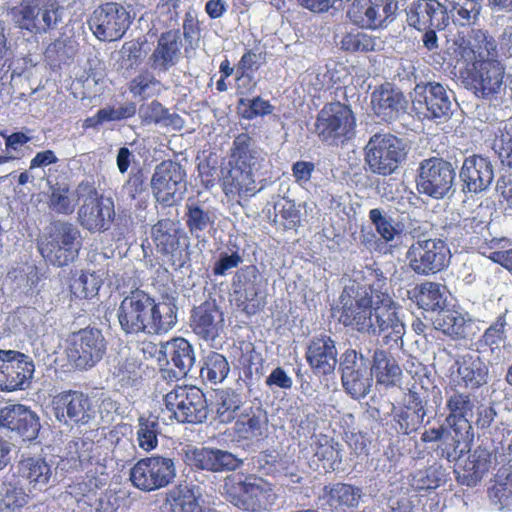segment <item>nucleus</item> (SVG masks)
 I'll use <instances>...</instances> for the list:
<instances>
[{
  "label": "nucleus",
  "instance_id": "obj_37",
  "mask_svg": "<svg viewBox=\"0 0 512 512\" xmlns=\"http://www.w3.org/2000/svg\"><path fill=\"white\" fill-rule=\"evenodd\" d=\"M425 416L423 400L418 393L410 392L407 404L393 414L394 428L398 433L409 435L418 428Z\"/></svg>",
  "mask_w": 512,
  "mask_h": 512
},
{
  "label": "nucleus",
  "instance_id": "obj_21",
  "mask_svg": "<svg viewBox=\"0 0 512 512\" xmlns=\"http://www.w3.org/2000/svg\"><path fill=\"white\" fill-rule=\"evenodd\" d=\"M412 100L414 111L424 118L434 119L447 116L451 101L444 86L437 82L418 84Z\"/></svg>",
  "mask_w": 512,
  "mask_h": 512
},
{
  "label": "nucleus",
  "instance_id": "obj_64",
  "mask_svg": "<svg viewBox=\"0 0 512 512\" xmlns=\"http://www.w3.org/2000/svg\"><path fill=\"white\" fill-rule=\"evenodd\" d=\"M493 149L497 153L501 163L504 166L512 168V136L507 133L496 138Z\"/></svg>",
  "mask_w": 512,
  "mask_h": 512
},
{
  "label": "nucleus",
  "instance_id": "obj_26",
  "mask_svg": "<svg viewBox=\"0 0 512 512\" xmlns=\"http://www.w3.org/2000/svg\"><path fill=\"white\" fill-rule=\"evenodd\" d=\"M408 101L404 93L395 85L385 82L371 93V108L384 122H392L405 113Z\"/></svg>",
  "mask_w": 512,
  "mask_h": 512
},
{
  "label": "nucleus",
  "instance_id": "obj_25",
  "mask_svg": "<svg viewBox=\"0 0 512 512\" xmlns=\"http://www.w3.org/2000/svg\"><path fill=\"white\" fill-rule=\"evenodd\" d=\"M12 476L27 486L30 493L47 489L52 477V467L41 456H22L14 465Z\"/></svg>",
  "mask_w": 512,
  "mask_h": 512
},
{
  "label": "nucleus",
  "instance_id": "obj_49",
  "mask_svg": "<svg viewBox=\"0 0 512 512\" xmlns=\"http://www.w3.org/2000/svg\"><path fill=\"white\" fill-rule=\"evenodd\" d=\"M0 493V512L19 511L30 501V495L25 491L24 484L15 479L14 481H4Z\"/></svg>",
  "mask_w": 512,
  "mask_h": 512
},
{
  "label": "nucleus",
  "instance_id": "obj_22",
  "mask_svg": "<svg viewBox=\"0 0 512 512\" xmlns=\"http://www.w3.org/2000/svg\"><path fill=\"white\" fill-rule=\"evenodd\" d=\"M185 463L195 470L209 472L234 471L243 461L229 451L212 447H193L185 451Z\"/></svg>",
  "mask_w": 512,
  "mask_h": 512
},
{
  "label": "nucleus",
  "instance_id": "obj_29",
  "mask_svg": "<svg viewBox=\"0 0 512 512\" xmlns=\"http://www.w3.org/2000/svg\"><path fill=\"white\" fill-rule=\"evenodd\" d=\"M454 43L461 57L467 60L494 59L497 52L495 39L481 29H471L467 34L459 32Z\"/></svg>",
  "mask_w": 512,
  "mask_h": 512
},
{
  "label": "nucleus",
  "instance_id": "obj_52",
  "mask_svg": "<svg viewBox=\"0 0 512 512\" xmlns=\"http://www.w3.org/2000/svg\"><path fill=\"white\" fill-rule=\"evenodd\" d=\"M170 512H203L192 488L178 486L167 494Z\"/></svg>",
  "mask_w": 512,
  "mask_h": 512
},
{
  "label": "nucleus",
  "instance_id": "obj_45",
  "mask_svg": "<svg viewBox=\"0 0 512 512\" xmlns=\"http://www.w3.org/2000/svg\"><path fill=\"white\" fill-rule=\"evenodd\" d=\"M447 481V474L441 464L432 465L419 469L410 475V485L418 492H429L436 490Z\"/></svg>",
  "mask_w": 512,
  "mask_h": 512
},
{
  "label": "nucleus",
  "instance_id": "obj_31",
  "mask_svg": "<svg viewBox=\"0 0 512 512\" xmlns=\"http://www.w3.org/2000/svg\"><path fill=\"white\" fill-rule=\"evenodd\" d=\"M258 171L227 165L220 183L224 195L232 200L255 196L261 190L256 181Z\"/></svg>",
  "mask_w": 512,
  "mask_h": 512
},
{
  "label": "nucleus",
  "instance_id": "obj_38",
  "mask_svg": "<svg viewBox=\"0 0 512 512\" xmlns=\"http://www.w3.org/2000/svg\"><path fill=\"white\" fill-rule=\"evenodd\" d=\"M339 444L333 438L320 434L311 438L310 449L312 452L311 461L316 469L324 472H332L341 463Z\"/></svg>",
  "mask_w": 512,
  "mask_h": 512
},
{
  "label": "nucleus",
  "instance_id": "obj_58",
  "mask_svg": "<svg viewBox=\"0 0 512 512\" xmlns=\"http://www.w3.org/2000/svg\"><path fill=\"white\" fill-rule=\"evenodd\" d=\"M369 219L385 243L392 242L402 232L399 223H396L391 217L384 215L379 208L369 211Z\"/></svg>",
  "mask_w": 512,
  "mask_h": 512
},
{
  "label": "nucleus",
  "instance_id": "obj_62",
  "mask_svg": "<svg viewBox=\"0 0 512 512\" xmlns=\"http://www.w3.org/2000/svg\"><path fill=\"white\" fill-rule=\"evenodd\" d=\"M126 334L140 332L149 335H158L171 329L176 322H119Z\"/></svg>",
  "mask_w": 512,
  "mask_h": 512
},
{
  "label": "nucleus",
  "instance_id": "obj_8",
  "mask_svg": "<svg viewBox=\"0 0 512 512\" xmlns=\"http://www.w3.org/2000/svg\"><path fill=\"white\" fill-rule=\"evenodd\" d=\"M175 477L174 460L161 455L139 459L129 472L132 485L143 492L165 488L173 482Z\"/></svg>",
  "mask_w": 512,
  "mask_h": 512
},
{
  "label": "nucleus",
  "instance_id": "obj_53",
  "mask_svg": "<svg viewBox=\"0 0 512 512\" xmlns=\"http://www.w3.org/2000/svg\"><path fill=\"white\" fill-rule=\"evenodd\" d=\"M452 19L461 26L474 24L480 11L478 0H446Z\"/></svg>",
  "mask_w": 512,
  "mask_h": 512
},
{
  "label": "nucleus",
  "instance_id": "obj_36",
  "mask_svg": "<svg viewBox=\"0 0 512 512\" xmlns=\"http://www.w3.org/2000/svg\"><path fill=\"white\" fill-rule=\"evenodd\" d=\"M474 401L469 393L453 391L447 396L446 409L448 411L446 422L451 430H473L469 416L474 409Z\"/></svg>",
  "mask_w": 512,
  "mask_h": 512
},
{
  "label": "nucleus",
  "instance_id": "obj_23",
  "mask_svg": "<svg viewBox=\"0 0 512 512\" xmlns=\"http://www.w3.org/2000/svg\"><path fill=\"white\" fill-rule=\"evenodd\" d=\"M0 427L30 442L38 437L41 424L38 415L29 407L12 404L0 410Z\"/></svg>",
  "mask_w": 512,
  "mask_h": 512
},
{
  "label": "nucleus",
  "instance_id": "obj_51",
  "mask_svg": "<svg viewBox=\"0 0 512 512\" xmlns=\"http://www.w3.org/2000/svg\"><path fill=\"white\" fill-rule=\"evenodd\" d=\"M230 372V365L226 357L218 352H210L203 361L200 376L211 384L222 383Z\"/></svg>",
  "mask_w": 512,
  "mask_h": 512
},
{
  "label": "nucleus",
  "instance_id": "obj_1",
  "mask_svg": "<svg viewBox=\"0 0 512 512\" xmlns=\"http://www.w3.org/2000/svg\"><path fill=\"white\" fill-rule=\"evenodd\" d=\"M370 275L374 281L363 290V293L353 296L351 291L344 289L339 298L341 315L339 320H399L402 307L388 293L382 291L386 286V277L382 272L373 270Z\"/></svg>",
  "mask_w": 512,
  "mask_h": 512
},
{
  "label": "nucleus",
  "instance_id": "obj_13",
  "mask_svg": "<svg viewBox=\"0 0 512 512\" xmlns=\"http://www.w3.org/2000/svg\"><path fill=\"white\" fill-rule=\"evenodd\" d=\"M505 67L497 59H478L466 67L464 81L477 97L490 99L500 93Z\"/></svg>",
  "mask_w": 512,
  "mask_h": 512
},
{
  "label": "nucleus",
  "instance_id": "obj_11",
  "mask_svg": "<svg viewBox=\"0 0 512 512\" xmlns=\"http://www.w3.org/2000/svg\"><path fill=\"white\" fill-rule=\"evenodd\" d=\"M455 176V169L449 161L431 157L420 163L416 187L421 194L442 199L452 188Z\"/></svg>",
  "mask_w": 512,
  "mask_h": 512
},
{
  "label": "nucleus",
  "instance_id": "obj_55",
  "mask_svg": "<svg viewBox=\"0 0 512 512\" xmlns=\"http://www.w3.org/2000/svg\"><path fill=\"white\" fill-rule=\"evenodd\" d=\"M159 434L160 426L157 417H139L136 436L140 449L145 452L154 450L158 446Z\"/></svg>",
  "mask_w": 512,
  "mask_h": 512
},
{
  "label": "nucleus",
  "instance_id": "obj_14",
  "mask_svg": "<svg viewBox=\"0 0 512 512\" xmlns=\"http://www.w3.org/2000/svg\"><path fill=\"white\" fill-rule=\"evenodd\" d=\"M35 365L32 358L18 350L0 349V391L26 390L33 378Z\"/></svg>",
  "mask_w": 512,
  "mask_h": 512
},
{
  "label": "nucleus",
  "instance_id": "obj_33",
  "mask_svg": "<svg viewBox=\"0 0 512 512\" xmlns=\"http://www.w3.org/2000/svg\"><path fill=\"white\" fill-rule=\"evenodd\" d=\"M409 298L425 311H439L446 314L443 320H465V316L456 310H445V299L441 285L434 282H423L409 291Z\"/></svg>",
  "mask_w": 512,
  "mask_h": 512
},
{
  "label": "nucleus",
  "instance_id": "obj_35",
  "mask_svg": "<svg viewBox=\"0 0 512 512\" xmlns=\"http://www.w3.org/2000/svg\"><path fill=\"white\" fill-rule=\"evenodd\" d=\"M337 351L329 336L314 338L307 347L306 360L317 375L333 372L337 363Z\"/></svg>",
  "mask_w": 512,
  "mask_h": 512
},
{
  "label": "nucleus",
  "instance_id": "obj_48",
  "mask_svg": "<svg viewBox=\"0 0 512 512\" xmlns=\"http://www.w3.org/2000/svg\"><path fill=\"white\" fill-rule=\"evenodd\" d=\"M510 239L506 237L485 240L478 245L479 253L492 262L512 271V248Z\"/></svg>",
  "mask_w": 512,
  "mask_h": 512
},
{
  "label": "nucleus",
  "instance_id": "obj_16",
  "mask_svg": "<svg viewBox=\"0 0 512 512\" xmlns=\"http://www.w3.org/2000/svg\"><path fill=\"white\" fill-rule=\"evenodd\" d=\"M88 23L99 40L117 41L124 36L129 28L131 16L123 5L106 2L93 11Z\"/></svg>",
  "mask_w": 512,
  "mask_h": 512
},
{
  "label": "nucleus",
  "instance_id": "obj_59",
  "mask_svg": "<svg viewBox=\"0 0 512 512\" xmlns=\"http://www.w3.org/2000/svg\"><path fill=\"white\" fill-rule=\"evenodd\" d=\"M238 112L243 119L253 120L259 116H266L273 112L274 106L270 101L260 96L240 98L237 104Z\"/></svg>",
  "mask_w": 512,
  "mask_h": 512
},
{
  "label": "nucleus",
  "instance_id": "obj_40",
  "mask_svg": "<svg viewBox=\"0 0 512 512\" xmlns=\"http://www.w3.org/2000/svg\"><path fill=\"white\" fill-rule=\"evenodd\" d=\"M331 510L354 508L359 504L361 489L347 483L325 485L319 497Z\"/></svg>",
  "mask_w": 512,
  "mask_h": 512
},
{
  "label": "nucleus",
  "instance_id": "obj_43",
  "mask_svg": "<svg viewBox=\"0 0 512 512\" xmlns=\"http://www.w3.org/2000/svg\"><path fill=\"white\" fill-rule=\"evenodd\" d=\"M377 384L393 387L400 380L402 370L396 360L383 350H376L373 354V363L370 368Z\"/></svg>",
  "mask_w": 512,
  "mask_h": 512
},
{
  "label": "nucleus",
  "instance_id": "obj_17",
  "mask_svg": "<svg viewBox=\"0 0 512 512\" xmlns=\"http://www.w3.org/2000/svg\"><path fill=\"white\" fill-rule=\"evenodd\" d=\"M79 188L87 192L78 210L79 224L91 233L107 231L115 218L113 203H105L103 196L89 183L82 182Z\"/></svg>",
  "mask_w": 512,
  "mask_h": 512
},
{
  "label": "nucleus",
  "instance_id": "obj_3",
  "mask_svg": "<svg viewBox=\"0 0 512 512\" xmlns=\"http://www.w3.org/2000/svg\"><path fill=\"white\" fill-rule=\"evenodd\" d=\"M357 119L352 108L340 101L328 102L318 111L313 132L318 140L331 147L347 144L356 134Z\"/></svg>",
  "mask_w": 512,
  "mask_h": 512
},
{
  "label": "nucleus",
  "instance_id": "obj_46",
  "mask_svg": "<svg viewBox=\"0 0 512 512\" xmlns=\"http://www.w3.org/2000/svg\"><path fill=\"white\" fill-rule=\"evenodd\" d=\"M454 435H446L442 440L441 456L448 461H458L471 450L473 430H452Z\"/></svg>",
  "mask_w": 512,
  "mask_h": 512
},
{
  "label": "nucleus",
  "instance_id": "obj_56",
  "mask_svg": "<svg viewBox=\"0 0 512 512\" xmlns=\"http://www.w3.org/2000/svg\"><path fill=\"white\" fill-rule=\"evenodd\" d=\"M103 280L96 272L82 271L70 284L71 294L78 299H90L96 296Z\"/></svg>",
  "mask_w": 512,
  "mask_h": 512
},
{
  "label": "nucleus",
  "instance_id": "obj_6",
  "mask_svg": "<svg viewBox=\"0 0 512 512\" xmlns=\"http://www.w3.org/2000/svg\"><path fill=\"white\" fill-rule=\"evenodd\" d=\"M407 157V146L391 133H376L365 147V161L369 169L378 175L394 173Z\"/></svg>",
  "mask_w": 512,
  "mask_h": 512
},
{
  "label": "nucleus",
  "instance_id": "obj_9",
  "mask_svg": "<svg viewBox=\"0 0 512 512\" xmlns=\"http://www.w3.org/2000/svg\"><path fill=\"white\" fill-rule=\"evenodd\" d=\"M186 171L173 160H163L156 165L150 186L155 200L163 207L178 204L186 192Z\"/></svg>",
  "mask_w": 512,
  "mask_h": 512
},
{
  "label": "nucleus",
  "instance_id": "obj_7",
  "mask_svg": "<svg viewBox=\"0 0 512 512\" xmlns=\"http://www.w3.org/2000/svg\"><path fill=\"white\" fill-rule=\"evenodd\" d=\"M61 7L57 0H23L11 8L16 25L35 35L54 29L61 20Z\"/></svg>",
  "mask_w": 512,
  "mask_h": 512
},
{
  "label": "nucleus",
  "instance_id": "obj_41",
  "mask_svg": "<svg viewBox=\"0 0 512 512\" xmlns=\"http://www.w3.org/2000/svg\"><path fill=\"white\" fill-rule=\"evenodd\" d=\"M153 297L147 292L135 288L124 297L118 309V320L151 319Z\"/></svg>",
  "mask_w": 512,
  "mask_h": 512
},
{
  "label": "nucleus",
  "instance_id": "obj_63",
  "mask_svg": "<svg viewBox=\"0 0 512 512\" xmlns=\"http://www.w3.org/2000/svg\"><path fill=\"white\" fill-rule=\"evenodd\" d=\"M142 119L145 123L159 124L170 118L169 110L158 100L141 106Z\"/></svg>",
  "mask_w": 512,
  "mask_h": 512
},
{
  "label": "nucleus",
  "instance_id": "obj_30",
  "mask_svg": "<svg viewBox=\"0 0 512 512\" xmlns=\"http://www.w3.org/2000/svg\"><path fill=\"white\" fill-rule=\"evenodd\" d=\"M264 162L263 150L248 132L234 136L228 152V166L260 170Z\"/></svg>",
  "mask_w": 512,
  "mask_h": 512
},
{
  "label": "nucleus",
  "instance_id": "obj_61",
  "mask_svg": "<svg viewBox=\"0 0 512 512\" xmlns=\"http://www.w3.org/2000/svg\"><path fill=\"white\" fill-rule=\"evenodd\" d=\"M71 191L66 184H56L51 187V193L48 200L49 208L58 214H71L74 210V205L70 198Z\"/></svg>",
  "mask_w": 512,
  "mask_h": 512
},
{
  "label": "nucleus",
  "instance_id": "obj_44",
  "mask_svg": "<svg viewBox=\"0 0 512 512\" xmlns=\"http://www.w3.org/2000/svg\"><path fill=\"white\" fill-rule=\"evenodd\" d=\"M243 408L242 396L236 390L228 388L216 393L215 413L219 423L235 422Z\"/></svg>",
  "mask_w": 512,
  "mask_h": 512
},
{
  "label": "nucleus",
  "instance_id": "obj_19",
  "mask_svg": "<svg viewBox=\"0 0 512 512\" xmlns=\"http://www.w3.org/2000/svg\"><path fill=\"white\" fill-rule=\"evenodd\" d=\"M341 381L345 391L354 399L364 398L372 386L368 360L355 350L344 353L340 363Z\"/></svg>",
  "mask_w": 512,
  "mask_h": 512
},
{
  "label": "nucleus",
  "instance_id": "obj_10",
  "mask_svg": "<svg viewBox=\"0 0 512 512\" xmlns=\"http://www.w3.org/2000/svg\"><path fill=\"white\" fill-rule=\"evenodd\" d=\"M151 239L157 253L167 258L176 269L182 268L188 260V243L184 232L172 219L158 220L151 227Z\"/></svg>",
  "mask_w": 512,
  "mask_h": 512
},
{
  "label": "nucleus",
  "instance_id": "obj_24",
  "mask_svg": "<svg viewBox=\"0 0 512 512\" xmlns=\"http://www.w3.org/2000/svg\"><path fill=\"white\" fill-rule=\"evenodd\" d=\"M394 0H354L347 15L357 26L377 29L394 14Z\"/></svg>",
  "mask_w": 512,
  "mask_h": 512
},
{
  "label": "nucleus",
  "instance_id": "obj_18",
  "mask_svg": "<svg viewBox=\"0 0 512 512\" xmlns=\"http://www.w3.org/2000/svg\"><path fill=\"white\" fill-rule=\"evenodd\" d=\"M105 352L106 341L99 329L85 328L70 336L67 355L77 368L93 367L102 359Z\"/></svg>",
  "mask_w": 512,
  "mask_h": 512
},
{
  "label": "nucleus",
  "instance_id": "obj_5",
  "mask_svg": "<svg viewBox=\"0 0 512 512\" xmlns=\"http://www.w3.org/2000/svg\"><path fill=\"white\" fill-rule=\"evenodd\" d=\"M169 419L184 424H199L206 420L208 405L203 391L193 385H177L163 398Z\"/></svg>",
  "mask_w": 512,
  "mask_h": 512
},
{
  "label": "nucleus",
  "instance_id": "obj_28",
  "mask_svg": "<svg viewBox=\"0 0 512 512\" xmlns=\"http://www.w3.org/2000/svg\"><path fill=\"white\" fill-rule=\"evenodd\" d=\"M407 22L419 31L431 28L442 30L448 23V14L437 0H416L407 11Z\"/></svg>",
  "mask_w": 512,
  "mask_h": 512
},
{
  "label": "nucleus",
  "instance_id": "obj_39",
  "mask_svg": "<svg viewBox=\"0 0 512 512\" xmlns=\"http://www.w3.org/2000/svg\"><path fill=\"white\" fill-rule=\"evenodd\" d=\"M490 454L486 450L476 449L464 460H460L455 468L458 481L467 486H475L488 471Z\"/></svg>",
  "mask_w": 512,
  "mask_h": 512
},
{
  "label": "nucleus",
  "instance_id": "obj_60",
  "mask_svg": "<svg viewBox=\"0 0 512 512\" xmlns=\"http://www.w3.org/2000/svg\"><path fill=\"white\" fill-rule=\"evenodd\" d=\"M377 47V38L364 32H350L343 36L341 40V48L344 51L356 52H372Z\"/></svg>",
  "mask_w": 512,
  "mask_h": 512
},
{
  "label": "nucleus",
  "instance_id": "obj_50",
  "mask_svg": "<svg viewBox=\"0 0 512 512\" xmlns=\"http://www.w3.org/2000/svg\"><path fill=\"white\" fill-rule=\"evenodd\" d=\"M457 374L459 385L474 390L486 383L487 368L479 359L464 358L459 363Z\"/></svg>",
  "mask_w": 512,
  "mask_h": 512
},
{
  "label": "nucleus",
  "instance_id": "obj_57",
  "mask_svg": "<svg viewBox=\"0 0 512 512\" xmlns=\"http://www.w3.org/2000/svg\"><path fill=\"white\" fill-rule=\"evenodd\" d=\"M161 82L148 72L142 71L131 79L128 85L129 92L134 97L146 100L160 93Z\"/></svg>",
  "mask_w": 512,
  "mask_h": 512
},
{
  "label": "nucleus",
  "instance_id": "obj_42",
  "mask_svg": "<svg viewBox=\"0 0 512 512\" xmlns=\"http://www.w3.org/2000/svg\"><path fill=\"white\" fill-rule=\"evenodd\" d=\"M147 366L135 355L120 358L114 367L113 376L122 388L139 389L144 382Z\"/></svg>",
  "mask_w": 512,
  "mask_h": 512
},
{
  "label": "nucleus",
  "instance_id": "obj_4",
  "mask_svg": "<svg viewBox=\"0 0 512 512\" xmlns=\"http://www.w3.org/2000/svg\"><path fill=\"white\" fill-rule=\"evenodd\" d=\"M82 245L81 232L73 223L55 221L41 240L39 251L53 265L63 267L78 258Z\"/></svg>",
  "mask_w": 512,
  "mask_h": 512
},
{
  "label": "nucleus",
  "instance_id": "obj_32",
  "mask_svg": "<svg viewBox=\"0 0 512 512\" xmlns=\"http://www.w3.org/2000/svg\"><path fill=\"white\" fill-rule=\"evenodd\" d=\"M182 41L178 29L162 32L157 44L149 56V65L154 71L167 72L181 57Z\"/></svg>",
  "mask_w": 512,
  "mask_h": 512
},
{
  "label": "nucleus",
  "instance_id": "obj_20",
  "mask_svg": "<svg viewBox=\"0 0 512 512\" xmlns=\"http://www.w3.org/2000/svg\"><path fill=\"white\" fill-rule=\"evenodd\" d=\"M261 275L256 265L241 267L233 277L238 307L248 316H252L264 307V298L260 292Z\"/></svg>",
  "mask_w": 512,
  "mask_h": 512
},
{
  "label": "nucleus",
  "instance_id": "obj_27",
  "mask_svg": "<svg viewBox=\"0 0 512 512\" xmlns=\"http://www.w3.org/2000/svg\"><path fill=\"white\" fill-rule=\"evenodd\" d=\"M463 190L478 194L485 191L493 182L494 169L488 157L473 154L466 157L460 169Z\"/></svg>",
  "mask_w": 512,
  "mask_h": 512
},
{
  "label": "nucleus",
  "instance_id": "obj_15",
  "mask_svg": "<svg viewBox=\"0 0 512 512\" xmlns=\"http://www.w3.org/2000/svg\"><path fill=\"white\" fill-rule=\"evenodd\" d=\"M56 419L66 425L85 426L95 417V409L88 394L79 390H64L52 399Z\"/></svg>",
  "mask_w": 512,
  "mask_h": 512
},
{
  "label": "nucleus",
  "instance_id": "obj_34",
  "mask_svg": "<svg viewBox=\"0 0 512 512\" xmlns=\"http://www.w3.org/2000/svg\"><path fill=\"white\" fill-rule=\"evenodd\" d=\"M267 429V412L255 405L244 407L233 426L235 436L242 441H259L264 438Z\"/></svg>",
  "mask_w": 512,
  "mask_h": 512
},
{
  "label": "nucleus",
  "instance_id": "obj_54",
  "mask_svg": "<svg viewBox=\"0 0 512 512\" xmlns=\"http://www.w3.org/2000/svg\"><path fill=\"white\" fill-rule=\"evenodd\" d=\"M185 222L189 232L199 238L209 227L214 225L215 217L198 204H188Z\"/></svg>",
  "mask_w": 512,
  "mask_h": 512
},
{
  "label": "nucleus",
  "instance_id": "obj_12",
  "mask_svg": "<svg viewBox=\"0 0 512 512\" xmlns=\"http://www.w3.org/2000/svg\"><path fill=\"white\" fill-rule=\"evenodd\" d=\"M409 266L418 275L436 274L445 269L451 259L450 249L441 239L418 240L406 254Z\"/></svg>",
  "mask_w": 512,
  "mask_h": 512
},
{
  "label": "nucleus",
  "instance_id": "obj_47",
  "mask_svg": "<svg viewBox=\"0 0 512 512\" xmlns=\"http://www.w3.org/2000/svg\"><path fill=\"white\" fill-rule=\"evenodd\" d=\"M170 361L177 369L174 371L176 378L185 377L195 363V354L192 345L184 338H175L170 343Z\"/></svg>",
  "mask_w": 512,
  "mask_h": 512
},
{
  "label": "nucleus",
  "instance_id": "obj_2",
  "mask_svg": "<svg viewBox=\"0 0 512 512\" xmlns=\"http://www.w3.org/2000/svg\"><path fill=\"white\" fill-rule=\"evenodd\" d=\"M223 488L229 502L244 511L269 510L276 500L272 484L252 474L228 475L224 479Z\"/></svg>",
  "mask_w": 512,
  "mask_h": 512
}]
</instances>
